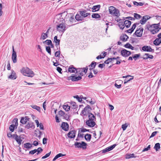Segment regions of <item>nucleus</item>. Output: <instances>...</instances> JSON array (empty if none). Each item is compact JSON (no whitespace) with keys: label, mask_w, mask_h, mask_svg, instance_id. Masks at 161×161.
I'll return each instance as SVG.
<instances>
[{"label":"nucleus","mask_w":161,"mask_h":161,"mask_svg":"<svg viewBox=\"0 0 161 161\" xmlns=\"http://www.w3.org/2000/svg\"><path fill=\"white\" fill-rule=\"evenodd\" d=\"M131 44L129 43H126L124 45V47L126 48H130V46H131Z\"/></svg>","instance_id":"63"},{"label":"nucleus","mask_w":161,"mask_h":161,"mask_svg":"<svg viewBox=\"0 0 161 161\" xmlns=\"http://www.w3.org/2000/svg\"><path fill=\"white\" fill-rule=\"evenodd\" d=\"M153 44L155 46H158L161 43V39L158 37L156 38L153 42Z\"/></svg>","instance_id":"22"},{"label":"nucleus","mask_w":161,"mask_h":161,"mask_svg":"<svg viewBox=\"0 0 161 161\" xmlns=\"http://www.w3.org/2000/svg\"><path fill=\"white\" fill-rule=\"evenodd\" d=\"M58 50H59L58 51H56L55 53V56L56 57H58V58H59L60 56V49Z\"/></svg>","instance_id":"49"},{"label":"nucleus","mask_w":161,"mask_h":161,"mask_svg":"<svg viewBox=\"0 0 161 161\" xmlns=\"http://www.w3.org/2000/svg\"><path fill=\"white\" fill-rule=\"evenodd\" d=\"M87 144L84 142H82L81 143H80L76 142H75V146L76 147L81 148H86Z\"/></svg>","instance_id":"7"},{"label":"nucleus","mask_w":161,"mask_h":161,"mask_svg":"<svg viewBox=\"0 0 161 161\" xmlns=\"http://www.w3.org/2000/svg\"><path fill=\"white\" fill-rule=\"evenodd\" d=\"M143 31V29L142 27H140L139 29L137 28L134 35L135 34L138 37H141L142 35Z\"/></svg>","instance_id":"9"},{"label":"nucleus","mask_w":161,"mask_h":161,"mask_svg":"<svg viewBox=\"0 0 161 161\" xmlns=\"http://www.w3.org/2000/svg\"><path fill=\"white\" fill-rule=\"evenodd\" d=\"M56 29L57 31L60 33H63L66 29L65 23L62 22L57 25Z\"/></svg>","instance_id":"4"},{"label":"nucleus","mask_w":161,"mask_h":161,"mask_svg":"<svg viewBox=\"0 0 161 161\" xmlns=\"http://www.w3.org/2000/svg\"><path fill=\"white\" fill-rule=\"evenodd\" d=\"M109 13L113 16L118 17L120 15L119 11L113 6H110L109 8Z\"/></svg>","instance_id":"3"},{"label":"nucleus","mask_w":161,"mask_h":161,"mask_svg":"<svg viewBox=\"0 0 161 161\" xmlns=\"http://www.w3.org/2000/svg\"><path fill=\"white\" fill-rule=\"evenodd\" d=\"M51 153V151H50L49 153L46 154L44 156H43L42 157V159H44L46 158H47L50 155Z\"/></svg>","instance_id":"54"},{"label":"nucleus","mask_w":161,"mask_h":161,"mask_svg":"<svg viewBox=\"0 0 161 161\" xmlns=\"http://www.w3.org/2000/svg\"><path fill=\"white\" fill-rule=\"evenodd\" d=\"M92 17L93 18L97 19L100 18L101 16L98 14L93 13L92 15Z\"/></svg>","instance_id":"36"},{"label":"nucleus","mask_w":161,"mask_h":161,"mask_svg":"<svg viewBox=\"0 0 161 161\" xmlns=\"http://www.w3.org/2000/svg\"><path fill=\"white\" fill-rule=\"evenodd\" d=\"M88 69V68L87 67L82 68H77L76 73L78 75L81 77L87 72Z\"/></svg>","instance_id":"5"},{"label":"nucleus","mask_w":161,"mask_h":161,"mask_svg":"<svg viewBox=\"0 0 161 161\" xmlns=\"http://www.w3.org/2000/svg\"><path fill=\"white\" fill-rule=\"evenodd\" d=\"M63 108L66 111H68L70 110V107L68 105H64L63 106Z\"/></svg>","instance_id":"44"},{"label":"nucleus","mask_w":161,"mask_h":161,"mask_svg":"<svg viewBox=\"0 0 161 161\" xmlns=\"http://www.w3.org/2000/svg\"><path fill=\"white\" fill-rule=\"evenodd\" d=\"M52 41L50 40H47L43 42V43H45L47 45L49 46L50 44H52Z\"/></svg>","instance_id":"46"},{"label":"nucleus","mask_w":161,"mask_h":161,"mask_svg":"<svg viewBox=\"0 0 161 161\" xmlns=\"http://www.w3.org/2000/svg\"><path fill=\"white\" fill-rule=\"evenodd\" d=\"M134 17L135 19H140L142 17L140 15L136 13L134 14Z\"/></svg>","instance_id":"47"},{"label":"nucleus","mask_w":161,"mask_h":161,"mask_svg":"<svg viewBox=\"0 0 161 161\" xmlns=\"http://www.w3.org/2000/svg\"><path fill=\"white\" fill-rule=\"evenodd\" d=\"M58 37L57 36H54V42L55 43V46L57 48V49H60V40L58 39H57Z\"/></svg>","instance_id":"13"},{"label":"nucleus","mask_w":161,"mask_h":161,"mask_svg":"<svg viewBox=\"0 0 161 161\" xmlns=\"http://www.w3.org/2000/svg\"><path fill=\"white\" fill-rule=\"evenodd\" d=\"M36 152H37L36 154L37 155L39 153H41L43 151V149L40 147L38 148L37 149H36Z\"/></svg>","instance_id":"53"},{"label":"nucleus","mask_w":161,"mask_h":161,"mask_svg":"<svg viewBox=\"0 0 161 161\" xmlns=\"http://www.w3.org/2000/svg\"><path fill=\"white\" fill-rule=\"evenodd\" d=\"M150 18V17L148 15H146L143 17L142 19L140 21V23L142 25L145 24L147 21Z\"/></svg>","instance_id":"17"},{"label":"nucleus","mask_w":161,"mask_h":161,"mask_svg":"<svg viewBox=\"0 0 161 161\" xmlns=\"http://www.w3.org/2000/svg\"><path fill=\"white\" fill-rule=\"evenodd\" d=\"M74 97L75 98H76L79 102H80L82 101V98L80 97L78 95L74 96Z\"/></svg>","instance_id":"55"},{"label":"nucleus","mask_w":161,"mask_h":161,"mask_svg":"<svg viewBox=\"0 0 161 161\" xmlns=\"http://www.w3.org/2000/svg\"><path fill=\"white\" fill-rule=\"evenodd\" d=\"M76 131L75 130L70 131L67 134L68 137L70 138H74L75 137Z\"/></svg>","instance_id":"20"},{"label":"nucleus","mask_w":161,"mask_h":161,"mask_svg":"<svg viewBox=\"0 0 161 161\" xmlns=\"http://www.w3.org/2000/svg\"><path fill=\"white\" fill-rule=\"evenodd\" d=\"M92 110V108L90 106L87 105L82 110L80 113V115L87 116L90 114V112Z\"/></svg>","instance_id":"6"},{"label":"nucleus","mask_w":161,"mask_h":161,"mask_svg":"<svg viewBox=\"0 0 161 161\" xmlns=\"http://www.w3.org/2000/svg\"><path fill=\"white\" fill-rule=\"evenodd\" d=\"M29 119V118L27 117H25V118L22 117L21 119L20 122L23 124H25L28 120Z\"/></svg>","instance_id":"24"},{"label":"nucleus","mask_w":161,"mask_h":161,"mask_svg":"<svg viewBox=\"0 0 161 161\" xmlns=\"http://www.w3.org/2000/svg\"><path fill=\"white\" fill-rule=\"evenodd\" d=\"M127 127V125L126 124L122 125V128L123 130H125Z\"/></svg>","instance_id":"60"},{"label":"nucleus","mask_w":161,"mask_h":161,"mask_svg":"<svg viewBox=\"0 0 161 161\" xmlns=\"http://www.w3.org/2000/svg\"><path fill=\"white\" fill-rule=\"evenodd\" d=\"M140 56V53H139L138 54H135L133 56V58L135 60H136Z\"/></svg>","instance_id":"51"},{"label":"nucleus","mask_w":161,"mask_h":161,"mask_svg":"<svg viewBox=\"0 0 161 161\" xmlns=\"http://www.w3.org/2000/svg\"><path fill=\"white\" fill-rule=\"evenodd\" d=\"M134 78V76H133L132 78H130L129 80H127V79H125L124 80V84H125L127 83L128 82L133 80Z\"/></svg>","instance_id":"62"},{"label":"nucleus","mask_w":161,"mask_h":161,"mask_svg":"<svg viewBox=\"0 0 161 161\" xmlns=\"http://www.w3.org/2000/svg\"><path fill=\"white\" fill-rule=\"evenodd\" d=\"M82 79L81 76L79 75L76 76V75L70 76L69 77V79L73 81H77L80 80Z\"/></svg>","instance_id":"14"},{"label":"nucleus","mask_w":161,"mask_h":161,"mask_svg":"<svg viewBox=\"0 0 161 161\" xmlns=\"http://www.w3.org/2000/svg\"><path fill=\"white\" fill-rule=\"evenodd\" d=\"M80 14L82 16L83 18H86L91 14L90 13H87L86 11L85 10L80 11Z\"/></svg>","instance_id":"18"},{"label":"nucleus","mask_w":161,"mask_h":161,"mask_svg":"<svg viewBox=\"0 0 161 161\" xmlns=\"http://www.w3.org/2000/svg\"><path fill=\"white\" fill-rule=\"evenodd\" d=\"M96 62L94 61L92 62L91 64L89 66V67H90L89 70H91L93 69H94L96 66Z\"/></svg>","instance_id":"26"},{"label":"nucleus","mask_w":161,"mask_h":161,"mask_svg":"<svg viewBox=\"0 0 161 161\" xmlns=\"http://www.w3.org/2000/svg\"><path fill=\"white\" fill-rule=\"evenodd\" d=\"M150 145H149L147 147L144 148L142 151V152H144L148 151L150 149Z\"/></svg>","instance_id":"56"},{"label":"nucleus","mask_w":161,"mask_h":161,"mask_svg":"<svg viewBox=\"0 0 161 161\" xmlns=\"http://www.w3.org/2000/svg\"><path fill=\"white\" fill-rule=\"evenodd\" d=\"M116 146L115 144H113L109 147H108L105 149L101 151L102 153H105L106 152H108L109 151H111Z\"/></svg>","instance_id":"10"},{"label":"nucleus","mask_w":161,"mask_h":161,"mask_svg":"<svg viewBox=\"0 0 161 161\" xmlns=\"http://www.w3.org/2000/svg\"><path fill=\"white\" fill-rule=\"evenodd\" d=\"M65 155L64 154H62V153H59L58 154H57L55 157L54 158H53V161H55L58 158H59V157H62V156H64Z\"/></svg>","instance_id":"38"},{"label":"nucleus","mask_w":161,"mask_h":161,"mask_svg":"<svg viewBox=\"0 0 161 161\" xmlns=\"http://www.w3.org/2000/svg\"><path fill=\"white\" fill-rule=\"evenodd\" d=\"M120 54L123 57H127L131 54V53L130 51L124 49L121 51Z\"/></svg>","instance_id":"8"},{"label":"nucleus","mask_w":161,"mask_h":161,"mask_svg":"<svg viewBox=\"0 0 161 161\" xmlns=\"http://www.w3.org/2000/svg\"><path fill=\"white\" fill-rule=\"evenodd\" d=\"M47 138H44L43 139V144H46L47 143Z\"/></svg>","instance_id":"64"},{"label":"nucleus","mask_w":161,"mask_h":161,"mask_svg":"<svg viewBox=\"0 0 161 161\" xmlns=\"http://www.w3.org/2000/svg\"><path fill=\"white\" fill-rule=\"evenodd\" d=\"M75 19L77 21H82L84 19L83 17L80 15L77 14L75 16Z\"/></svg>","instance_id":"29"},{"label":"nucleus","mask_w":161,"mask_h":161,"mask_svg":"<svg viewBox=\"0 0 161 161\" xmlns=\"http://www.w3.org/2000/svg\"><path fill=\"white\" fill-rule=\"evenodd\" d=\"M153 57L152 55H149L148 53H145L144 55V57L143 58L144 59H146L148 58L153 59Z\"/></svg>","instance_id":"31"},{"label":"nucleus","mask_w":161,"mask_h":161,"mask_svg":"<svg viewBox=\"0 0 161 161\" xmlns=\"http://www.w3.org/2000/svg\"><path fill=\"white\" fill-rule=\"evenodd\" d=\"M158 132L157 131H154V132H153L152 133V134L151 136H150V138H151V137H154V136H155L156 135L157 133H158Z\"/></svg>","instance_id":"61"},{"label":"nucleus","mask_w":161,"mask_h":161,"mask_svg":"<svg viewBox=\"0 0 161 161\" xmlns=\"http://www.w3.org/2000/svg\"><path fill=\"white\" fill-rule=\"evenodd\" d=\"M158 117H161V115L160 114H157L154 119V121L157 123H158L159 122L157 119V118Z\"/></svg>","instance_id":"57"},{"label":"nucleus","mask_w":161,"mask_h":161,"mask_svg":"<svg viewBox=\"0 0 161 161\" xmlns=\"http://www.w3.org/2000/svg\"><path fill=\"white\" fill-rule=\"evenodd\" d=\"M14 138L15 139L19 145H20L21 143L22 140L21 139L20 137H19L16 134H14V135L13 136Z\"/></svg>","instance_id":"21"},{"label":"nucleus","mask_w":161,"mask_h":161,"mask_svg":"<svg viewBox=\"0 0 161 161\" xmlns=\"http://www.w3.org/2000/svg\"><path fill=\"white\" fill-rule=\"evenodd\" d=\"M11 74L8 76V78L12 80H15L17 77L16 74L13 69L11 70Z\"/></svg>","instance_id":"15"},{"label":"nucleus","mask_w":161,"mask_h":161,"mask_svg":"<svg viewBox=\"0 0 161 161\" xmlns=\"http://www.w3.org/2000/svg\"><path fill=\"white\" fill-rule=\"evenodd\" d=\"M160 23L153 24L152 25H147V28L149 31L152 34H155L157 33L160 29L159 28Z\"/></svg>","instance_id":"1"},{"label":"nucleus","mask_w":161,"mask_h":161,"mask_svg":"<svg viewBox=\"0 0 161 161\" xmlns=\"http://www.w3.org/2000/svg\"><path fill=\"white\" fill-rule=\"evenodd\" d=\"M15 127V125H11L9 126V129L10 130L11 132H13L14 131V128Z\"/></svg>","instance_id":"52"},{"label":"nucleus","mask_w":161,"mask_h":161,"mask_svg":"<svg viewBox=\"0 0 161 161\" xmlns=\"http://www.w3.org/2000/svg\"><path fill=\"white\" fill-rule=\"evenodd\" d=\"M12 59L14 63H15L17 62L16 53L14 50V46H13V51L12 54Z\"/></svg>","instance_id":"11"},{"label":"nucleus","mask_w":161,"mask_h":161,"mask_svg":"<svg viewBox=\"0 0 161 161\" xmlns=\"http://www.w3.org/2000/svg\"><path fill=\"white\" fill-rule=\"evenodd\" d=\"M118 25L120 28L122 30H123L125 27L124 22H119Z\"/></svg>","instance_id":"40"},{"label":"nucleus","mask_w":161,"mask_h":161,"mask_svg":"<svg viewBox=\"0 0 161 161\" xmlns=\"http://www.w3.org/2000/svg\"><path fill=\"white\" fill-rule=\"evenodd\" d=\"M46 51L50 55L51 54V49L50 47L49 46H47L46 47Z\"/></svg>","instance_id":"48"},{"label":"nucleus","mask_w":161,"mask_h":161,"mask_svg":"<svg viewBox=\"0 0 161 161\" xmlns=\"http://www.w3.org/2000/svg\"><path fill=\"white\" fill-rule=\"evenodd\" d=\"M84 137L86 140L90 141L91 138V135L90 134H87L85 135Z\"/></svg>","instance_id":"35"},{"label":"nucleus","mask_w":161,"mask_h":161,"mask_svg":"<svg viewBox=\"0 0 161 161\" xmlns=\"http://www.w3.org/2000/svg\"><path fill=\"white\" fill-rule=\"evenodd\" d=\"M160 148V145L159 143H157L155 144L154 147V148L156 151H158Z\"/></svg>","instance_id":"42"},{"label":"nucleus","mask_w":161,"mask_h":161,"mask_svg":"<svg viewBox=\"0 0 161 161\" xmlns=\"http://www.w3.org/2000/svg\"><path fill=\"white\" fill-rule=\"evenodd\" d=\"M112 62H113V60L112 58H108L107 60L105 61L104 63L108 64L109 63Z\"/></svg>","instance_id":"43"},{"label":"nucleus","mask_w":161,"mask_h":161,"mask_svg":"<svg viewBox=\"0 0 161 161\" xmlns=\"http://www.w3.org/2000/svg\"><path fill=\"white\" fill-rule=\"evenodd\" d=\"M86 124L87 125L90 127H93L95 125V123L94 121L92 120H88L86 121Z\"/></svg>","instance_id":"19"},{"label":"nucleus","mask_w":161,"mask_h":161,"mask_svg":"<svg viewBox=\"0 0 161 161\" xmlns=\"http://www.w3.org/2000/svg\"><path fill=\"white\" fill-rule=\"evenodd\" d=\"M34 126L32 123H30L27 124L25 126V128L29 129L30 128H34Z\"/></svg>","instance_id":"32"},{"label":"nucleus","mask_w":161,"mask_h":161,"mask_svg":"<svg viewBox=\"0 0 161 161\" xmlns=\"http://www.w3.org/2000/svg\"><path fill=\"white\" fill-rule=\"evenodd\" d=\"M128 38V36L126 35L125 34L120 37V39L123 42H125Z\"/></svg>","instance_id":"27"},{"label":"nucleus","mask_w":161,"mask_h":161,"mask_svg":"<svg viewBox=\"0 0 161 161\" xmlns=\"http://www.w3.org/2000/svg\"><path fill=\"white\" fill-rule=\"evenodd\" d=\"M48 35H47L45 33H42V34L41 36V38L43 40H45L46 38L48 37Z\"/></svg>","instance_id":"45"},{"label":"nucleus","mask_w":161,"mask_h":161,"mask_svg":"<svg viewBox=\"0 0 161 161\" xmlns=\"http://www.w3.org/2000/svg\"><path fill=\"white\" fill-rule=\"evenodd\" d=\"M31 106L33 108L39 112H40L41 111V108L39 106H38L36 105H31Z\"/></svg>","instance_id":"39"},{"label":"nucleus","mask_w":161,"mask_h":161,"mask_svg":"<svg viewBox=\"0 0 161 161\" xmlns=\"http://www.w3.org/2000/svg\"><path fill=\"white\" fill-rule=\"evenodd\" d=\"M24 147L26 149H29L31 148L32 147L31 144L29 143H27L24 144Z\"/></svg>","instance_id":"34"},{"label":"nucleus","mask_w":161,"mask_h":161,"mask_svg":"<svg viewBox=\"0 0 161 161\" xmlns=\"http://www.w3.org/2000/svg\"><path fill=\"white\" fill-rule=\"evenodd\" d=\"M124 24H125V26L127 28H128L130 25L131 24V22L129 20H126L124 21Z\"/></svg>","instance_id":"28"},{"label":"nucleus","mask_w":161,"mask_h":161,"mask_svg":"<svg viewBox=\"0 0 161 161\" xmlns=\"http://www.w3.org/2000/svg\"><path fill=\"white\" fill-rule=\"evenodd\" d=\"M21 72L25 76L29 77H32L34 75V72L28 68H23L21 70Z\"/></svg>","instance_id":"2"},{"label":"nucleus","mask_w":161,"mask_h":161,"mask_svg":"<svg viewBox=\"0 0 161 161\" xmlns=\"http://www.w3.org/2000/svg\"><path fill=\"white\" fill-rule=\"evenodd\" d=\"M133 4L135 5L136 6H142L144 3L142 2L138 3L136 1H134Z\"/></svg>","instance_id":"41"},{"label":"nucleus","mask_w":161,"mask_h":161,"mask_svg":"<svg viewBox=\"0 0 161 161\" xmlns=\"http://www.w3.org/2000/svg\"><path fill=\"white\" fill-rule=\"evenodd\" d=\"M142 49L144 51L152 52H153L154 51V50L152 49L150 46H143L142 48Z\"/></svg>","instance_id":"12"},{"label":"nucleus","mask_w":161,"mask_h":161,"mask_svg":"<svg viewBox=\"0 0 161 161\" xmlns=\"http://www.w3.org/2000/svg\"><path fill=\"white\" fill-rule=\"evenodd\" d=\"M36 152V150L35 149L33 150L30 151L29 152V154L33 155Z\"/></svg>","instance_id":"58"},{"label":"nucleus","mask_w":161,"mask_h":161,"mask_svg":"<svg viewBox=\"0 0 161 161\" xmlns=\"http://www.w3.org/2000/svg\"><path fill=\"white\" fill-rule=\"evenodd\" d=\"M136 157L134 156V154L132 153L131 154H127L126 155L125 158L126 159H129L132 158H136Z\"/></svg>","instance_id":"33"},{"label":"nucleus","mask_w":161,"mask_h":161,"mask_svg":"<svg viewBox=\"0 0 161 161\" xmlns=\"http://www.w3.org/2000/svg\"><path fill=\"white\" fill-rule=\"evenodd\" d=\"M76 69L73 65H71L69 68L68 71L70 73H75V71L76 72Z\"/></svg>","instance_id":"23"},{"label":"nucleus","mask_w":161,"mask_h":161,"mask_svg":"<svg viewBox=\"0 0 161 161\" xmlns=\"http://www.w3.org/2000/svg\"><path fill=\"white\" fill-rule=\"evenodd\" d=\"M83 135H84V134L80 130H79L78 131V137L83 138V137H84Z\"/></svg>","instance_id":"50"},{"label":"nucleus","mask_w":161,"mask_h":161,"mask_svg":"<svg viewBox=\"0 0 161 161\" xmlns=\"http://www.w3.org/2000/svg\"><path fill=\"white\" fill-rule=\"evenodd\" d=\"M61 127L62 129L65 131H67L69 130V125L67 123L62 122Z\"/></svg>","instance_id":"16"},{"label":"nucleus","mask_w":161,"mask_h":161,"mask_svg":"<svg viewBox=\"0 0 161 161\" xmlns=\"http://www.w3.org/2000/svg\"><path fill=\"white\" fill-rule=\"evenodd\" d=\"M89 118V120H91L94 121H95L96 119V118L94 115L91 113H90L88 115Z\"/></svg>","instance_id":"30"},{"label":"nucleus","mask_w":161,"mask_h":161,"mask_svg":"<svg viewBox=\"0 0 161 161\" xmlns=\"http://www.w3.org/2000/svg\"><path fill=\"white\" fill-rule=\"evenodd\" d=\"M58 61H61L63 62H64V57L63 56L61 55L59 58Z\"/></svg>","instance_id":"59"},{"label":"nucleus","mask_w":161,"mask_h":161,"mask_svg":"<svg viewBox=\"0 0 161 161\" xmlns=\"http://www.w3.org/2000/svg\"><path fill=\"white\" fill-rule=\"evenodd\" d=\"M100 8V5H97L94 6L92 8V11L95 12L98 11Z\"/></svg>","instance_id":"25"},{"label":"nucleus","mask_w":161,"mask_h":161,"mask_svg":"<svg viewBox=\"0 0 161 161\" xmlns=\"http://www.w3.org/2000/svg\"><path fill=\"white\" fill-rule=\"evenodd\" d=\"M65 155L64 154H62V153H59L58 154H57L55 157L54 158H53V161H55L58 158H59V157H62V156H64Z\"/></svg>","instance_id":"37"}]
</instances>
